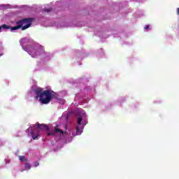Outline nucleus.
<instances>
[{
	"label": "nucleus",
	"instance_id": "1",
	"mask_svg": "<svg viewBox=\"0 0 179 179\" xmlns=\"http://www.w3.org/2000/svg\"><path fill=\"white\" fill-rule=\"evenodd\" d=\"M73 114L76 117V124L73 125L69 130L68 127L66 126L65 132H64V130L57 127L55 128V130H51L46 124H40L38 122L36 124V126L27 129V132H30L32 139L36 140L41 135L40 130L45 131L46 139L51 138L52 141L54 139L56 143L65 142V135H72V136L82 135L85 127L87 125V115H86L85 110L82 108L76 109L73 111Z\"/></svg>",
	"mask_w": 179,
	"mask_h": 179
},
{
	"label": "nucleus",
	"instance_id": "2",
	"mask_svg": "<svg viewBox=\"0 0 179 179\" xmlns=\"http://www.w3.org/2000/svg\"><path fill=\"white\" fill-rule=\"evenodd\" d=\"M20 44L22 50L26 51L32 58H41L40 64L48 62L53 57L52 54L45 52L43 45L35 43V41L29 37L21 38Z\"/></svg>",
	"mask_w": 179,
	"mask_h": 179
},
{
	"label": "nucleus",
	"instance_id": "3",
	"mask_svg": "<svg viewBox=\"0 0 179 179\" xmlns=\"http://www.w3.org/2000/svg\"><path fill=\"white\" fill-rule=\"evenodd\" d=\"M89 77L84 76L75 80L74 85L79 86L80 91L79 93L76 94L75 100L87 103L89 100H90V97H92L93 94H96V90L94 87L86 85V83L89 82Z\"/></svg>",
	"mask_w": 179,
	"mask_h": 179
},
{
	"label": "nucleus",
	"instance_id": "4",
	"mask_svg": "<svg viewBox=\"0 0 179 179\" xmlns=\"http://www.w3.org/2000/svg\"><path fill=\"white\" fill-rule=\"evenodd\" d=\"M27 97V99L34 97L35 100H38L41 104H49L50 100H51V93H50V90L43 91V89L37 86H33L28 91Z\"/></svg>",
	"mask_w": 179,
	"mask_h": 179
},
{
	"label": "nucleus",
	"instance_id": "5",
	"mask_svg": "<svg viewBox=\"0 0 179 179\" xmlns=\"http://www.w3.org/2000/svg\"><path fill=\"white\" fill-rule=\"evenodd\" d=\"M33 22H34V18L26 17L17 21V25L15 27H10L9 25H7L6 24H2L1 30H9V29H10V31H15V30H20V29H21L22 31L27 30V29L31 27Z\"/></svg>",
	"mask_w": 179,
	"mask_h": 179
},
{
	"label": "nucleus",
	"instance_id": "6",
	"mask_svg": "<svg viewBox=\"0 0 179 179\" xmlns=\"http://www.w3.org/2000/svg\"><path fill=\"white\" fill-rule=\"evenodd\" d=\"M79 26V23L76 22V21H72L70 22H51L48 21L47 24H45V27H57L59 29L61 27H78Z\"/></svg>",
	"mask_w": 179,
	"mask_h": 179
},
{
	"label": "nucleus",
	"instance_id": "7",
	"mask_svg": "<svg viewBox=\"0 0 179 179\" xmlns=\"http://www.w3.org/2000/svg\"><path fill=\"white\" fill-rule=\"evenodd\" d=\"M87 57V55L85 52V50H78L75 55V56L73 57V61H76L77 64L78 65H82V63H80V61L83 59V57Z\"/></svg>",
	"mask_w": 179,
	"mask_h": 179
},
{
	"label": "nucleus",
	"instance_id": "8",
	"mask_svg": "<svg viewBox=\"0 0 179 179\" xmlns=\"http://www.w3.org/2000/svg\"><path fill=\"white\" fill-rule=\"evenodd\" d=\"M49 92L51 94L50 102L51 101V100H52V99H55V100H57L56 102L58 103V104H60L61 106H64L65 103V99L58 96V94H57L54 91L51 90H49Z\"/></svg>",
	"mask_w": 179,
	"mask_h": 179
},
{
	"label": "nucleus",
	"instance_id": "9",
	"mask_svg": "<svg viewBox=\"0 0 179 179\" xmlns=\"http://www.w3.org/2000/svg\"><path fill=\"white\" fill-rule=\"evenodd\" d=\"M14 8H18V6H12L10 4H0V10H4V9H13Z\"/></svg>",
	"mask_w": 179,
	"mask_h": 179
},
{
	"label": "nucleus",
	"instance_id": "10",
	"mask_svg": "<svg viewBox=\"0 0 179 179\" xmlns=\"http://www.w3.org/2000/svg\"><path fill=\"white\" fill-rule=\"evenodd\" d=\"M60 118L62 121L68 122V120L69 119V115H68V112H64Z\"/></svg>",
	"mask_w": 179,
	"mask_h": 179
},
{
	"label": "nucleus",
	"instance_id": "11",
	"mask_svg": "<svg viewBox=\"0 0 179 179\" xmlns=\"http://www.w3.org/2000/svg\"><path fill=\"white\" fill-rule=\"evenodd\" d=\"M19 160L22 162V163H27V158L26 157V156H19Z\"/></svg>",
	"mask_w": 179,
	"mask_h": 179
},
{
	"label": "nucleus",
	"instance_id": "12",
	"mask_svg": "<svg viewBox=\"0 0 179 179\" xmlns=\"http://www.w3.org/2000/svg\"><path fill=\"white\" fill-rule=\"evenodd\" d=\"M30 169H31V164H30L29 162H26L24 164V169L22 170L21 171H24V170H30Z\"/></svg>",
	"mask_w": 179,
	"mask_h": 179
},
{
	"label": "nucleus",
	"instance_id": "13",
	"mask_svg": "<svg viewBox=\"0 0 179 179\" xmlns=\"http://www.w3.org/2000/svg\"><path fill=\"white\" fill-rule=\"evenodd\" d=\"M126 100L127 99L125 98V96H122L119 99V103H120V107H122V103L125 102Z\"/></svg>",
	"mask_w": 179,
	"mask_h": 179
},
{
	"label": "nucleus",
	"instance_id": "14",
	"mask_svg": "<svg viewBox=\"0 0 179 179\" xmlns=\"http://www.w3.org/2000/svg\"><path fill=\"white\" fill-rule=\"evenodd\" d=\"M97 55L99 57H104V51L103 50V48H101L98 50V54Z\"/></svg>",
	"mask_w": 179,
	"mask_h": 179
},
{
	"label": "nucleus",
	"instance_id": "15",
	"mask_svg": "<svg viewBox=\"0 0 179 179\" xmlns=\"http://www.w3.org/2000/svg\"><path fill=\"white\" fill-rule=\"evenodd\" d=\"M52 11V8H43L41 10V12H43V13H50V12Z\"/></svg>",
	"mask_w": 179,
	"mask_h": 179
},
{
	"label": "nucleus",
	"instance_id": "16",
	"mask_svg": "<svg viewBox=\"0 0 179 179\" xmlns=\"http://www.w3.org/2000/svg\"><path fill=\"white\" fill-rule=\"evenodd\" d=\"M2 55H3V45L2 42H0V57H2Z\"/></svg>",
	"mask_w": 179,
	"mask_h": 179
},
{
	"label": "nucleus",
	"instance_id": "17",
	"mask_svg": "<svg viewBox=\"0 0 179 179\" xmlns=\"http://www.w3.org/2000/svg\"><path fill=\"white\" fill-rule=\"evenodd\" d=\"M4 163H5V166H6L7 164H9V163H10V159H9V157H6L4 159Z\"/></svg>",
	"mask_w": 179,
	"mask_h": 179
},
{
	"label": "nucleus",
	"instance_id": "18",
	"mask_svg": "<svg viewBox=\"0 0 179 179\" xmlns=\"http://www.w3.org/2000/svg\"><path fill=\"white\" fill-rule=\"evenodd\" d=\"M95 34H96V36H99V37H100L101 38H107V37H106V36H104L100 34V33H95Z\"/></svg>",
	"mask_w": 179,
	"mask_h": 179
},
{
	"label": "nucleus",
	"instance_id": "19",
	"mask_svg": "<svg viewBox=\"0 0 179 179\" xmlns=\"http://www.w3.org/2000/svg\"><path fill=\"white\" fill-rule=\"evenodd\" d=\"M117 103H118V101H113L110 103V107H113L114 106H115V104H117Z\"/></svg>",
	"mask_w": 179,
	"mask_h": 179
},
{
	"label": "nucleus",
	"instance_id": "20",
	"mask_svg": "<svg viewBox=\"0 0 179 179\" xmlns=\"http://www.w3.org/2000/svg\"><path fill=\"white\" fill-rule=\"evenodd\" d=\"M38 166H40V164L38 163V162H34L33 167H38Z\"/></svg>",
	"mask_w": 179,
	"mask_h": 179
},
{
	"label": "nucleus",
	"instance_id": "21",
	"mask_svg": "<svg viewBox=\"0 0 179 179\" xmlns=\"http://www.w3.org/2000/svg\"><path fill=\"white\" fill-rule=\"evenodd\" d=\"M149 27H150L149 25H145L144 29H145V30H148Z\"/></svg>",
	"mask_w": 179,
	"mask_h": 179
},
{
	"label": "nucleus",
	"instance_id": "22",
	"mask_svg": "<svg viewBox=\"0 0 179 179\" xmlns=\"http://www.w3.org/2000/svg\"><path fill=\"white\" fill-rule=\"evenodd\" d=\"M69 142H72V137H71L70 138H68Z\"/></svg>",
	"mask_w": 179,
	"mask_h": 179
},
{
	"label": "nucleus",
	"instance_id": "23",
	"mask_svg": "<svg viewBox=\"0 0 179 179\" xmlns=\"http://www.w3.org/2000/svg\"><path fill=\"white\" fill-rule=\"evenodd\" d=\"M0 33H2V26L0 25Z\"/></svg>",
	"mask_w": 179,
	"mask_h": 179
},
{
	"label": "nucleus",
	"instance_id": "24",
	"mask_svg": "<svg viewBox=\"0 0 179 179\" xmlns=\"http://www.w3.org/2000/svg\"><path fill=\"white\" fill-rule=\"evenodd\" d=\"M57 3H62V1H57Z\"/></svg>",
	"mask_w": 179,
	"mask_h": 179
},
{
	"label": "nucleus",
	"instance_id": "25",
	"mask_svg": "<svg viewBox=\"0 0 179 179\" xmlns=\"http://www.w3.org/2000/svg\"><path fill=\"white\" fill-rule=\"evenodd\" d=\"M52 145H55V143H54V140L52 141Z\"/></svg>",
	"mask_w": 179,
	"mask_h": 179
},
{
	"label": "nucleus",
	"instance_id": "26",
	"mask_svg": "<svg viewBox=\"0 0 179 179\" xmlns=\"http://www.w3.org/2000/svg\"><path fill=\"white\" fill-rule=\"evenodd\" d=\"M113 37H117V35L116 34H113Z\"/></svg>",
	"mask_w": 179,
	"mask_h": 179
},
{
	"label": "nucleus",
	"instance_id": "27",
	"mask_svg": "<svg viewBox=\"0 0 179 179\" xmlns=\"http://www.w3.org/2000/svg\"><path fill=\"white\" fill-rule=\"evenodd\" d=\"M59 13H60V12H57V13H57V15H59Z\"/></svg>",
	"mask_w": 179,
	"mask_h": 179
},
{
	"label": "nucleus",
	"instance_id": "28",
	"mask_svg": "<svg viewBox=\"0 0 179 179\" xmlns=\"http://www.w3.org/2000/svg\"><path fill=\"white\" fill-rule=\"evenodd\" d=\"M24 6V7H26V6Z\"/></svg>",
	"mask_w": 179,
	"mask_h": 179
},
{
	"label": "nucleus",
	"instance_id": "29",
	"mask_svg": "<svg viewBox=\"0 0 179 179\" xmlns=\"http://www.w3.org/2000/svg\"><path fill=\"white\" fill-rule=\"evenodd\" d=\"M60 108H62V106H60Z\"/></svg>",
	"mask_w": 179,
	"mask_h": 179
},
{
	"label": "nucleus",
	"instance_id": "30",
	"mask_svg": "<svg viewBox=\"0 0 179 179\" xmlns=\"http://www.w3.org/2000/svg\"><path fill=\"white\" fill-rule=\"evenodd\" d=\"M134 1H138V0H134Z\"/></svg>",
	"mask_w": 179,
	"mask_h": 179
},
{
	"label": "nucleus",
	"instance_id": "31",
	"mask_svg": "<svg viewBox=\"0 0 179 179\" xmlns=\"http://www.w3.org/2000/svg\"><path fill=\"white\" fill-rule=\"evenodd\" d=\"M0 142H1V140H0Z\"/></svg>",
	"mask_w": 179,
	"mask_h": 179
}]
</instances>
